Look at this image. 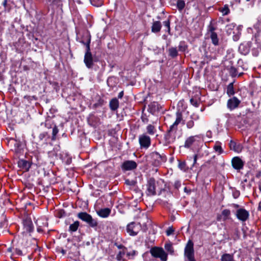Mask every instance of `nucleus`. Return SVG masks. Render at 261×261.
Returning <instances> with one entry per match:
<instances>
[{
    "label": "nucleus",
    "mask_w": 261,
    "mask_h": 261,
    "mask_svg": "<svg viewBox=\"0 0 261 261\" xmlns=\"http://www.w3.org/2000/svg\"><path fill=\"white\" fill-rule=\"evenodd\" d=\"M80 42L84 44L86 48L84 59V63L87 68H92L94 65V59L90 51L91 36L88 32L84 34Z\"/></svg>",
    "instance_id": "f257e3e1"
},
{
    "label": "nucleus",
    "mask_w": 261,
    "mask_h": 261,
    "mask_svg": "<svg viewBox=\"0 0 261 261\" xmlns=\"http://www.w3.org/2000/svg\"><path fill=\"white\" fill-rule=\"evenodd\" d=\"M150 252L152 256L156 258H160L162 261L167 260V254L162 248L156 247L152 248L150 250Z\"/></svg>",
    "instance_id": "f03ea898"
},
{
    "label": "nucleus",
    "mask_w": 261,
    "mask_h": 261,
    "mask_svg": "<svg viewBox=\"0 0 261 261\" xmlns=\"http://www.w3.org/2000/svg\"><path fill=\"white\" fill-rule=\"evenodd\" d=\"M79 219L87 223L91 227H95L97 225V221L93 219L92 216L86 212H81L77 214Z\"/></svg>",
    "instance_id": "7ed1b4c3"
},
{
    "label": "nucleus",
    "mask_w": 261,
    "mask_h": 261,
    "mask_svg": "<svg viewBox=\"0 0 261 261\" xmlns=\"http://www.w3.org/2000/svg\"><path fill=\"white\" fill-rule=\"evenodd\" d=\"M185 255L187 258V261H195L194 257L193 243L189 241L185 249Z\"/></svg>",
    "instance_id": "20e7f679"
},
{
    "label": "nucleus",
    "mask_w": 261,
    "mask_h": 261,
    "mask_svg": "<svg viewBox=\"0 0 261 261\" xmlns=\"http://www.w3.org/2000/svg\"><path fill=\"white\" fill-rule=\"evenodd\" d=\"M141 230V225L140 223L131 222L127 225L126 230L127 233L130 236H136Z\"/></svg>",
    "instance_id": "39448f33"
},
{
    "label": "nucleus",
    "mask_w": 261,
    "mask_h": 261,
    "mask_svg": "<svg viewBox=\"0 0 261 261\" xmlns=\"http://www.w3.org/2000/svg\"><path fill=\"white\" fill-rule=\"evenodd\" d=\"M139 142L141 148H148L151 144L150 138L146 134H143L139 137Z\"/></svg>",
    "instance_id": "423d86ee"
},
{
    "label": "nucleus",
    "mask_w": 261,
    "mask_h": 261,
    "mask_svg": "<svg viewBox=\"0 0 261 261\" xmlns=\"http://www.w3.org/2000/svg\"><path fill=\"white\" fill-rule=\"evenodd\" d=\"M137 167V164L136 162L132 160H128L124 161L121 165L122 170L129 171L136 169Z\"/></svg>",
    "instance_id": "0eeeda50"
},
{
    "label": "nucleus",
    "mask_w": 261,
    "mask_h": 261,
    "mask_svg": "<svg viewBox=\"0 0 261 261\" xmlns=\"http://www.w3.org/2000/svg\"><path fill=\"white\" fill-rule=\"evenodd\" d=\"M152 158L154 160L153 165L155 166H158L162 162L166 161V158L165 155L163 154H160L157 152H152L151 154Z\"/></svg>",
    "instance_id": "6e6552de"
},
{
    "label": "nucleus",
    "mask_w": 261,
    "mask_h": 261,
    "mask_svg": "<svg viewBox=\"0 0 261 261\" xmlns=\"http://www.w3.org/2000/svg\"><path fill=\"white\" fill-rule=\"evenodd\" d=\"M182 120V116L180 112H177L176 113V120L172 125H171L168 131V133H170L173 131H176L177 130V125L181 122Z\"/></svg>",
    "instance_id": "1a4fd4ad"
},
{
    "label": "nucleus",
    "mask_w": 261,
    "mask_h": 261,
    "mask_svg": "<svg viewBox=\"0 0 261 261\" xmlns=\"http://www.w3.org/2000/svg\"><path fill=\"white\" fill-rule=\"evenodd\" d=\"M236 216L238 219L244 222L248 218L249 213L244 208H240L237 211Z\"/></svg>",
    "instance_id": "9d476101"
},
{
    "label": "nucleus",
    "mask_w": 261,
    "mask_h": 261,
    "mask_svg": "<svg viewBox=\"0 0 261 261\" xmlns=\"http://www.w3.org/2000/svg\"><path fill=\"white\" fill-rule=\"evenodd\" d=\"M147 191L149 195H154L155 192V180L153 178H150L148 181Z\"/></svg>",
    "instance_id": "9b49d317"
},
{
    "label": "nucleus",
    "mask_w": 261,
    "mask_h": 261,
    "mask_svg": "<svg viewBox=\"0 0 261 261\" xmlns=\"http://www.w3.org/2000/svg\"><path fill=\"white\" fill-rule=\"evenodd\" d=\"M241 101L236 97H233L227 101V108L230 110H232L237 108Z\"/></svg>",
    "instance_id": "f8f14e48"
},
{
    "label": "nucleus",
    "mask_w": 261,
    "mask_h": 261,
    "mask_svg": "<svg viewBox=\"0 0 261 261\" xmlns=\"http://www.w3.org/2000/svg\"><path fill=\"white\" fill-rule=\"evenodd\" d=\"M232 166L236 170L242 169L244 166V162L238 156L234 157L231 161Z\"/></svg>",
    "instance_id": "ddd939ff"
},
{
    "label": "nucleus",
    "mask_w": 261,
    "mask_h": 261,
    "mask_svg": "<svg viewBox=\"0 0 261 261\" xmlns=\"http://www.w3.org/2000/svg\"><path fill=\"white\" fill-rule=\"evenodd\" d=\"M162 108V106L158 102L153 101L148 105V109L150 113L153 114L156 112H158Z\"/></svg>",
    "instance_id": "4468645a"
},
{
    "label": "nucleus",
    "mask_w": 261,
    "mask_h": 261,
    "mask_svg": "<svg viewBox=\"0 0 261 261\" xmlns=\"http://www.w3.org/2000/svg\"><path fill=\"white\" fill-rule=\"evenodd\" d=\"M229 147L231 150L237 152H241L242 149V145L240 144H238L233 141H230L229 143Z\"/></svg>",
    "instance_id": "2eb2a0df"
},
{
    "label": "nucleus",
    "mask_w": 261,
    "mask_h": 261,
    "mask_svg": "<svg viewBox=\"0 0 261 261\" xmlns=\"http://www.w3.org/2000/svg\"><path fill=\"white\" fill-rule=\"evenodd\" d=\"M111 210L109 208H105L98 211L97 214L101 217L106 218L109 216Z\"/></svg>",
    "instance_id": "dca6fc26"
},
{
    "label": "nucleus",
    "mask_w": 261,
    "mask_h": 261,
    "mask_svg": "<svg viewBox=\"0 0 261 261\" xmlns=\"http://www.w3.org/2000/svg\"><path fill=\"white\" fill-rule=\"evenodd\" d=\"M162 24L160 21H155L153 22L151 27V31L153 33L159 32L161 30Z\"/></svg>",
    "instance_id": "f3484780"
},
{
    "label": "nucleus",
    "mask_w": 261,
    "mask_h": 261,
    "mask_svg": "<svg viewBox=\"0 0 261 261\" xmlns=\"http://www.w3.org/2000/svg\"><path fill=\"white\" fill-rule=\"evenodd\" d=\"M109 105L111 110L115 111L119 107V101L116 98H113L110 101Z\"/></svg>",
    "instance_id": "a211bd4d"
},
{
    "label": "nucleus",
    "mask_w": 261,
    "mask_h": 261,
    "mask_svg": "<svg viewBox=\"0 0 261 261\" xmlns=\"http://www.w3.org/2000/svg\"><path fill=\"white\" fill-rule=\"evenodd\" d=\"M206 164L207 165L209 166V167L212 166L215 170H216L218 165V160H217L215 158V156H214L210 160L207 161Z\"/></svg>",
    "instance_id": "6ab92c4d"
},
{
    "label": "nucleus",
    "mask_w": 261,
    "mask_h": 261,
    "mask_svg": "<svg viewBox=\"0 0 261 261\" xmlns=\"http://www.w3.org/2000/svg\"><path fill=\"white\" fill-rule=\"evenodd\" d=\"M24 227L25 230L29 232H31L33 230L32 222L30 220H25L24 222Z\"/></svg>",
    "instance_id": "aec40b11"
},
{
    "label": "nucleus",
    "mask_w": 261,
    "mask_h": 261,
    "mask_svg": "<svg viewBox=\"0 0 261 261\" xmlns=\"http://www.w3.org/2000/svg\"><path fill=\"white\" fill-rule=\"evenodd\" d=\"M18 165L20 167L26 170H29L31 167L30 163L25 160H21L19 161Z\"/></svg>",
    "instance_id": "412c9836"
},
{
    "label": "nucleus",
    "mask_w": 261,
    "mask_h": 261,
    "mask_svg": "<svg viewBox=\"0 0 261 261\" xmlns=\"http://www.w3.org/2000/svg\"><path fill=\"white\" fill-rule=\"evenodd\" d=\"M195 137L191 136L188 138L185 143L184 147L186 148H189L193 143L195 142Z\"/></svg>",
    "instance_id": "4be33fe9"
},
{
    "label": "nucleus",
    "mask_w": 261,
    "mask_h": 261,
    "mask_svg": "<svg viewBox=\"0 0 261 261\" xmlns=\"http://www.w3.org/2000/svg\"><path fill=\"white\" fill-rule=\"evenodd\" d=\"M221 260V261H234L233 255L228 253L222 255Z\"/></svg>",
    "instance_id": "5701e85b"
},
{
    "label": "nucleus",
    "mask_w": 261,
    "mask_h": 261,
    "mask_svg": "<svg viewBox=\"0 0 261 261\" xmlns=\"http://www.w3.org/2000/svg\"><path fill=\"white\" fill-rule=\"evenodd\" d=\"M210 37L213 44L215 45H218L219 44V39L216 33H212L210 35Z\"/></svg>",
    "instance_id": "b1692460"
},
{
    "label": "nucleus",
    "mask_w": 261,
    "mask_h": 261,
    "mask_svg": "<svg viewBox=\"0 0 261 261\" xmlns=\"http://www.w3.org/2000/svg\"><path fill=\"white\" fill-rule=\"evenodd\" d=\"M169 55L172 58H175L178 55V51L175 47H171L168 49Z\"/></svg>",
    "instance_id": "393cba45"
},
{
    "label": "nucleus",
    "mask_w": 261,
    "mask_h": 261,
    "mask_svg": "<svg viewBox=\"0 0 261 261\" xmlns=\"http://www.w3.org/2000/svg\"><path fill=\"white\" fill-rule=\"evenodd\" d=\"M146 130L147 133L150 135H153L156 132V129L155 127L151 124H149L147 125Z\"/></svg>",
    "instance_id": "a878e982"
},
{
    "label": "nucleus",
    "mask_w": 261,
    "mask_h": 261,
    "mask_svg": "<svg viewBox=\"0 0 261 261\" xmlns=\"http://www.w3.org/2000/svg\"><path fill=\"white\" fill-rule=\"evenodd\" d=\"M233 84V82L230 83L227 88V93L229 96L234 94Z\"/></svg>",
    "instance_id": "bb28decb"
},
{
    "label": "nucleus",
    "mask_w": 261,
    "mask_h": 261,
    "mask_svg": "<svg viewBox=\"0 0 261 261\" xmlns=\"http://www.w3.org/2000/svg\"><path fill=\"white\" fill-rule=\"evenodd\" d=\"M79 226V222L75 221L73 224H71L69 226V230L72 232H74L77 230Z\"/></svg>",
    "instance_id": "cd10ccee"
},
{
    "label": "nucleus",
    "mask_w": 261,
    "mask_h": 261,
    "mask_svg": "<svg viewBox=\"0 0 261 261\" xmlns=\"http://www.w3.org/2000/svg\"><path fill=\"white\" fill-rule=\"evenodd\" d=\"M196 119L193 117V116H191V119L187 122L186 125L188 128H192L194 125V120Z\"/></svg>",
    "instance_id": "c85d7f7f"
},
{
    "label": "nucleus",
    "mask_w": 261,
    "mask_h": 261,
    "mask_svg": "<svg viewBox=\"0 0 261 261\" xmlns=\"http://www.w3.org/2000/svg\"><path fill=\"white\" fill-rule=\"evenodd\" d=\"M165 248L170 254H172L174 252V249L171 243H167L165 245Z\"/></svg>",
    "instance_id": "c756f323"
},
{
    "label": "nucleus",
    "mask_w": 261,
    "mask_h": 261,
    "mask_svg": "<svg viewBox=\"0 0 261 261\" xmlns=\"http://www.w3.org/2000/svg\"><path fill=\"white\" fill-rule=\"evenodd\" d=\"M229 71L231 76L235 77L237 75V70L235 67L231 66Z\"/></svg>",
    "instance_id": "7c9ffc66"
},
{
    "label": "nucleus",
    "mask_w": 261,
    "mask_h": 261,
    "mask_svg": "<svg viewBox=\"0 0 261 261\" xmlns=\"http://www.w3.org/2000/svg\"><path fill=\"white\" fill-rule=\"evenodd\" d=\"M187 48V45L184 42H180L178 45V50L180 51H185Z\"/></svg>",
    "instance_id": "2f4dec72"
},
{
    "label": "nucleus",
    "mask_w": 261,
    "mask_h": 261,
    "mask_svg": "<svg viewBox=\"0 0 261 261\" xmlns=\"http://www.w3.org/2000/svg\"><path fill=\"white\" fill-rule=\"evenodd\" d=\"M165 194V196L167 197L168 198H170L172 196V193L168 190H163L161 191L160 194Z\"/></svg>",
    "instance_id": "473e14b6"
},
{
    "label": "nucleus",
    "mask_w": 261,
    "mask_h": 261,
    "mask_svg": "<svg viewBox=\"0 0 261 261\" xmlns=\"http://www.w3.org/2000/svg\"><path fill=\"white\" fill-rule=\"evenodd\" d=\"M230 214V212L229 210L227 209L224 210L222 212V215L224 217V220L226 219L229 216Z\"/></svg>",
    "instance_id": "72a5a7b5"
},
{
    "label": "nucleus",
    "mask_w": 261,
    "mask_h": 261,
    "mask_svg": "<svg viewBox=\"0 0 261 261\" xmlns=\"http://www.w3.org/2000/svg\"><path fill=\"white\" fill-rule=\"evenodd\" d=\"M58 133V129L56 126H54L53 128L52 132V140H55L56 139V136Z\"/></svg>",
    "instance_id": "f704fd0d"
},
{
    "label": "nucleus",
    "mask_w": 261,
    "mask_h": 261,
    "mask_svg": "<svg viewBox=\"0 0 261 261\" xmlns=\"http://www.w3.org/2000/svg\"><path fill=\"white\" fill-rule=\"evenodd\" d=\"M221 11L223 13V15H226L229 13V9L227 5H225L224 7L221 10Z\"/></svg>",
    "instance_id": "c9c22d12"
},
{
    "label": "nucleus",
    "mask_w": 261,
    "mask_h": 261,
    "mask_svg": "<svg viewBox=\"0 0 261 261\" xmlns=\"http://www.w3.org/2000/svg\"><path fill=\"white\" fill-rule=\"evenodd\" d=\"M185 2L184 1L179 0L177 2V6L178 9L181 10L182 9L185 7Z\"/></svg>",
    "instance_id": "e433bc0d"
},
{
    "label": "nucleus",
    "mask_w": 261,
    "mask_h": 261,
    "mask_svg": "<svg viewBox=\"0 0 261 261\" xmlns=\"http://www.w3.org/2000/svg\"><path fill=\"white\" fill-rule=\"evenodd\" d=\"M170 22L169 19H168L163 22L164 25L167 28V31L168 33H170Z\"/></svg>",
    "instance_id": "4c0bfd02"
},
{
    "label": "nucleus",
    "mask_w": 261,
    "mask_h": 261,
    "mask_svg": "<svg viewBox=\"0 0 261 261\" xmlns=\"http://www.w3.org/2000/svg\"><path fill=\"white\" fill-rule=\"evenodd\" d=\"M125 184H126L127 185H128V186H135L136 184V181H135V180H130L127 179H125Z\"/></svg>",
    "instance_id": "58836bf2"
},
{
    "label": "nucleus",
    "mask_w": 261,
    "mask_h": 261,
    "mask_svg": "<svg viewBox=\"0 0 261 261\" xmlns=\"http://www.w3.org/2000/svg\"><path fill=\"white\" fill-rule=\"evenodd\" d=\"M49 2L51 3V4L56 5V6H59L61 3V0H47Z\"/></svg>",
    "instance_id": "ea45409f"
},
{
    "label": "nucleus",
    "mask_w": 261,
    "mask_h": 261,
    "mask_svg": "<svg viewBox=\"0 0 261 261\" xmlns=\"http://www.w3.org/2000/svg\"><path fill=\"white\" fill-rule=\"evenodd\" d=\"M214 148L216 151L218 152L219 153H221L223 152L222 148L220 145H215Z\"/></svg>",
    "instance_id": "a19ab883"
},
{
    "label": "nucleus",
    "mask_w": 261,
    "mask_h": 261,
    "mask_svg": "<svg viewBox=\"0 0 261 261\" xmlns=\"http://www.w3.org/2000/svg\"><path fill=\"white\" fill-rule=\"evenodd\" d=\"M178 166L180 169L184 170L185 168L186 163L184 162H181L179 161Z\"/></svg>",
    "instance_id": "79ce46f5"
},
{
    "label": "nucleus",
    "mask_w": 261,
    "mask_h": 261,
    "mask_svg": "<svg viewBox=\"0 0 261 261\" xmlns=\"http://www.w3.org/2000/svg\"><path fill=\"white\" fill-rule=\"evenodd\" d=\"M190 103L193 106L197 107L198 106V103L196 99H194V98H192L190 99Z\"/></svg>",
    "instance_id": "37998d69"
},
{
    "label": "nucleus",
    "mask_w": 261,
    "mask_h": 261,
    "mask_svg": "<svg viewBox=\"0 0 261 261\" xmlns=\"http://www.w3.org/2000/svg\"><path fill=\"white\" fill-rule=\"evenodd\" d=\"M174 231V229L173 227H169L168 228L167 230H166V234L169 236L170 234H171Z\"/></svg>",
    "instance_id": "c03bdc74"
},
{
    "label": "nucleus",
    "mask_w": 261,
    "mask_h": 261,
    "mask_svg": "<svg viewBox=\"0 0 261 261\" xmlns=\"http://www.w3.org/2000/svg\"><path fill=\"white\" fill-rule=\"evenodd\" d=\"M103 103H104V101H103V100L100 99L98 100V102H97V103H95V104L94 105V106L95 107H97L101 106L103 105Z\"/></svg>",
    "instance_id": "a18cd8bd"
},
{
    "label": "nucleus",
    "mask_w": 261,
    "mask_h": 261,
    "mask_svg": "<svg viewBox=\"0 0 261 261\" xmlns=\"http://www.w3.org/2000/svg\"><path fill=\"white\" fill-rule=\"evenodd\" d=\"M180 185H181V184H180V182L178 181H176L174 183V187H175V188H176L177 189H178L180 187Z\"/></svg>",
    "instance_id": "49530a36"
},
{
    "label": "nucleus",
    "mask_w": 261,
    "mask_h": 261,
    "mask_svg": "<svg viewBox=\"0 0 261 261\" xmlns=\"http://www.w3.org/2000/svg\"><path fill=\"white\" fill-rule=\"evenodd\" d=\"M235 25L233 23L230 24L229 25H227V28H228V29L227 30V32H228L229 30H232L234 27Z\"/></svg>",
    "instance_id": "de8ad7c7"
},
{
    "label": "nucleus",
    "mask_w": 261,
    "mask_h": 261,
    "mask_svg": "<svg viewBox=\"0 0 261 261\" xmlns=\"http://www.w3.org/2000/svg\"><path fill=\"white\" fill-rule=\"evenodd\" d=\"M209 31L211 33V34L212 33H215L214 32V31L215 30V28L212 26V25H210L209 26Z\"/></svg>",
    "instance_id": "09e8293b"
},
{
    "label": "nucleus",
    "mask_w": 261,
    "mask_h": 261,
    "mask_svg": "<svg viewBox=\"0 0 261 261\" xmlns=\"http://www.w3.org/2000/svg\"><path fill=\"white\" fill-rule=\"evenodd\" d=\"M46 136V133L40 134L39 136V138L40 140H43Z\"/></svg>",
    "instance_id": "8fccbe9b"
},
{
    "label": "nucleus",
    "mask_w": 261,
    "mask_h": 261,
    "mask_svg": "<svg viewBox=\"0 0 261 261\" xmlns=\"http://www.w3.org/2000/svg\"><path fill=\"white\" fill-rule=\"evenodd\" d=\"M136 252L135 251H132L127 253V255L129 256H134L135 255Z\"/></svg>",
    "instance_id": "3c124183"
},
{
    "label": "nucleus",
    "mask_w": 261,
    "mask_h": 261,
    "mask_svg": "<svg viewBox=\"0 0 261 261\" xmlns=\"http://www.w3.org/2000/svg\"><path fill=\"white\" fill-rule=\"evenodd\" d=\"M90 2H91V4L94 6H97V7H98L99 6H101V2H99L98 4L97 5H95L94 4V0H90Z\"/></svg>",
    "instance_id": "603ef678"
},
{
    "label": "nucleus",
    "mask_w": 261,
    "mask_h": 261,
    "mask_svg": "<svg viewBox=\"0 0 261 261\" xmlns=\"http://www.w3.org/2000/svg\"><path fill=\"white\" fill-rule=\"evenodd\" d=\"M123 91H122L118 94V98H121L123 97Z\"/></svg>",
    "instance_id": "864d4df0"
},
{
    "label": "nucleus",
    "mask_w": 261,
    "mask_h": 261,
    "mask_svg": "<svg viewBox=\"0 0 261 261\" xmlns=\"http://www.w3.org/2000/svg\"><path fill=\"white\" fill-rule=\"evenodd\" d=\"M198 155L197 154H195L194 156V163L193 164H195L196 163L197 160Z\"/></svg>",
    "instance_id": "5fc2aeb1"
},
{
    "label": "nucleus",
    "mask_w": 261,
    "mask_h": 261,
    "mask_svg": "<svg viewBox=\"0 0 261 261\" xmlns=\"http://www.w3.org/2000/svg\"><path fill=\"white\" fill-rule=\"evenodd\" d=\"M16 251H17V253L19 255H21L22 254V252L20 250H17Z\"/></svg>",
    "instance_id": "6e6d98bb"
},
{
    "label": "nucleus",
    "mask_w": 261,
    "mask_h": 261,
    "mask_svg": "<svg viewBox=\"0 0 261 261\" xmlns=\"http://www.w3.org/2000/svg\"><path fill=\"white\" fill-rule=\"evenodd\" d=\"M120 254H121V252H120L119 254L117 256V258L118 259H120V257H121Z\"/></svg>",
    "instance_id": "4d7b16f0"
},
{
    "label": "nucleus",
    "mask_w": 261,
    "mask_h": 261,
    "mask_svg": "<svg viewBox=\"0 0 261 261\" xmlns=\"http://www.w3.org/2000/svg\"><path fill=\"white\" fill-rule=\"evenodd\" d=\"M61 253L64 255L66 253V251L64 249H62Z\"/></svg>",
    "instance_id": "13d9d810"
},
{
    "label": "nucleus",
    "mask_w": 261,
    "mask_h": 261,
    "mask_svg": "<svg viewBox=\"0 0 261 261\" xmlns=\"http://www.w3.org/2000/svg\"><path fill=\"white\" fill-rule=\"evenodd\" d=\"M258 209L261 211V201L259 203Z\"/></svg>",
    "instance_id": "bf43d9fd"
},
{
    "label": "nucleus",
    "mask_w": 261,
    "mask_h": 261,
    "mask_svg": "<svg viewBox=\"0 0 261 261\" xmlns=\"http://www.w3.org/2000/svg\"><path fill=\"white\" fill-rule=\"evenodd\" d=\"M259 190H260V191H261V186H259Z\"/></svg>",
    "instance_id": "052dcab7"
},
{
    "label": "nucleus",
    "mask_w": 261,
    "mask_h": 261,
    "mask_svg": "<svg viewBox=\"0 0 261 261\" xmlns=\"http://www.w3.org/2000/svg\"><path fill=\"white\" fill-rule=\"evenodd\" d=\"M38 231H41V229L38 228Z\"/></svg>",
    "instance_id": "680f3d73"
},
{
    "label": "nucleus",
    "mask_w": 261,
    "mask_h": 261,
    "mask_svg": "<svg viewBox=\"0 0 261 261\" xmlns=\"http://www.w3.org/2000/svg\"><path fill=\"white\" fill-rule=\"evenodd\" d=\"M242 74V73H240V74H239V76H241Z\"/></svg>",
    "instance_id": "e2e57ef3"
},
{
    "label": "nucleus",
    "mask_w": 261,
    "mask_h": 261,
    "mask_svg": "<svg viewBox=\"0 0 261 261\" xmlns=\"http://www.w3.org/2000/svg\"><path fill=\"white\" fill-rule=\"evenodd\" d=\"M247 1H249L250 0H246Z\"/></svg>",
    "instance_id": "0e129e2a"
}]
</instances>
